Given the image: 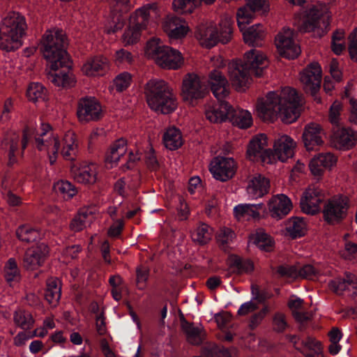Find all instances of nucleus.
<instances>
[{"label":"nucleus","instance_id":"obj_39","mask_svg":"<svg viewBox=\"0 0 357 357\" xmlns=\"http://www.w3.org/2000/svg\"><path fill=\"white\" fill-rule=\"evenodd\" d=\"M3 277L6 282L12 286L21 280V273L15 258H10L3 267Z\"/></svg>","mask_w":357,"mask_h":357},{"label":"nucleus","instance_id":"obj_34","mask_svg":"<svg viewBox=\"0 0 357 357\" xmlns=\"http://www.w3.org/2000/svg\"><path fill=\"white\" fill-rule=\"evenodd\" d=\"M15 234L20 241L27 243L38 241L41 235L36 227L29 224L20 225L15 231Z\"/></svg>","mask_w":357,"mask_h":357},{"label":"nucleus","instance_id":"obj_16","mask_svg":"<svg viewBox=\"0 0 357 357\" xmlns=\"http://www.w3.org/2000/svg\"><path fill=\"white\" fill-rule=\"evenodd\" d=\"M111 22L108 27L109 33L121 30L126 24V14L132 8L130 0H109Z\"/></svg>","mask_w":357,"mask_h":357},{"label":"nucleus","instance_id":"obj_3","mask_svg":"<svg viewBox=\"0 0 357 357\" xmlns=\"http://www.w3.org/2000/svg\"><path fill=\"white\" fill-rule=\"evenodd\" d=\"M208 84L217 102L206 109V119L212 123L229 121L240 128H249L252 121L251 114L247 110L236 109L223 100L229 93V82L225 75L218 70H213L209 74Z\"/></svg>","mask_w":357,"mask_h":357},{"label":"nucleus","instance_id":"obj_23","mask_svg":"<svg viewBox=\"0 0 357 357\" xmlns=\"http://www.w3.org/2000/svg\"><path fill=\"white\" fill-rule=\"evenodd\" d=\"M324 131L319 125L310 123L305 126L302 140L307 151H317L324 144Z\"/></svg>","mask_w":357,"mask_h":357},{"label":"nucleus","instance_id":"obj_43","mask_svg":"<svg viewBox=\"0 0 357 357\" xmlns=\"http://www.w3.org/2000/svg\"><path fill=\"white\" fill-rule=\"evenodd\" d=\"M303 301L300 298L290 300L288 303L289 309L292 312V315L296 321L304 324L310 319V315L308 312L303 310Z\"/></svg>","mask_w":357,"mask_h":357},{"label":"nucleus","instance_id":"obj_29","mask_svg":"<svg viewBox=\"0 0 357 357\" xmlns=\"http://www.w3.org/2000/svg\"><path fill=\"white\" fill-rule=\"evenodd\" d=\"M71 172L74 179L80 183L91 185L97 181V172L96 166L93 164L80 166L79 167L73 166Z\"/></svg>","mask_w":357,"mask_h":357},{"label":"nucleus","instance_id":"obj_60","mask_svg":"<svg viewBox=\"0 0 357 357\" xmlns=\"http://www.w3.org/2000/svg\"><path fill=\"white\" fill-rule=\"evenodd\" d=\"M126 180L125 178H120L114 185V190L122 198L125 199L128 197V194L126 190Z\"/></svg>","mask_w":357,"mask_h":357},{"label":"nucleus","instance_id":"obj_64","mask_svg":"<svg viewBox=\"0 0 357 357\" xmlns=\"http://www.w3.org/2000/svg\"><path fill=\"white\" fill-rule=\"evenodd\" d=\"M344 255L350 260L357 257V244L351 242L346 243Z\"/></svg>","mask_w":357,"mask_h":357},{"label":"nucleus","instance_id":"obj_12","mask_svg":"<svg viewBox=\"0 0 357 357\" xmlns=\"http://www.w3.org/2000/svg\"><path fill=\"white\" fill-rule=\"evenodd\" d=\"M153 8V5L147 4L137 9L130 15L128 26L123 35L126 45L134 44L139 40L142 31L146 28L149 22L150 10Z\"/></svg>","mask_w":357,"mask_h":357},{"label":"nucleus","instance_id":"obj_5","mask_svg":"<svg viewBox=\"0 0 357 357\" xmlns=\"http://www.w3.org/2000/svg\"><path fill=\"white\" fill-rule=\"evenodd\" d=\"M325 195L317 187H310L302 196L300 206L302 211L308 215H314L321 211L324 220L330 225L339 223L347 214L349 206V199L343 195L332 197L324 202Z\"/></svg>","mask_w":357,"mask_h":357},{"label":"nucleus","instance_id":"obj_28","mask_svg":"<svg viewBox=\"0 0 357 357\" xmlns=\"http://www.w3.org/2000/svg\"><path fill=\"white\" fill-rule=\"evenodd\" d=\"M127 151V141L121 138L115 141L107 151L105 158V167L112 169L116 166L120 158Z\"/></svg>","mask_w":357,"mask_h":357},{"label":"nucleus","instance_id":"obj_13","mask_svg":"<svg viewBox=\"0 0 357 357\" xmlns=\"http://www.w3.org/2000/svg\"><path fill=\"white\" fill-rule=\"evenodd\" d=\"M331 15L326 10L312 6L307 12L299 31L313 32L319 38L324 36L330 29Z\"/></svg>","mask_w":357,"mask_h":357},{"label":"nucleus","instance_id":"obj_63","mask_svg":"<svg viewBox=\"0 0 357 357\" xmlns=\"http://www.w3.org/2000/svg\"><path fill=\"white\" fill-rule=\"evenodd\" d=\"M341 104L338 102H335L331 107L330 109V118L331 123L335 125L337 123L338 116L340 115V111L341 109Z\"/></svg>","mask_w":357,"mask_h":357},{"label":"nucleus","instance_id":"obj_20","mask_svg":"<svg viewBox=\"0 0 357 357\" xmlns=\"http://www.w3.org/2000/svg\"><path fill=\"white\" fill-rule=\"evenodd\" d=\"M49 255L45 243H38L28 248L22 257V266L27 271H35L42 266Z\"/></svg>","mask_w":357,"mask_h":357},{"label":"nucleus","instance_id":"obj_22","mask_svg":"<svg viewBox=\"0 0 357 357\" xmlns=\"http://www.w3.org/2000/svg\"><path fill=\"white\" fill-rule=\"evenodd\" d=\"M162 26L165 32L172 41L184 38L188 31L185 21L173 15L167 16Z\"/></svg>","mask_w":357,"mask_h":357},{"label":"nucleus","instance_id":"obj_8","mask_svg":"<svg viewBox=\"0 0 357 357\" xmlns=\"http://www.w3.org/2000/svg\"><path fill=\"white\" fill-rule=\"evenodd\" d=\"M146 102L150 108L157 112L169 114L177 107V100L173 89L162 79H150L144 86Z\"/></svg>","mask_w":357,"mask_h":357},{"label":"nucleus","instance_id":"obj_18","mask_svg":"<svg viewBox=\"0 0 357 357\" xmlns=\"http://www.w3.org/2000/svg\"><path fill=\"white\" fill-rule=\"evenodd\" d=\"M300 79L306 93L317 100V93L321 88V69L318 63H312L301 73Z\"/></svg>","mask_w":357,"mask_h":357},{"label":"nucleus","instance_id":"obj_7","mask_svg":"<svg viewBox=\"0 0 357 357\" xmlns=\"http://www.w3.org/2000/svg\"><path fill=\"white\" fill-rule=\"evenodd\" d=\"M268 139L265 134L255 136L250 141L247 154L250 160L262 165L273 164L277 160L285 162L294 155L295 142L287 135H282L274 142L273 151L266 149Z\"/></svg>","mask_w":357,"mask_h":357},{"label":"nucleus","instance_id":"obj_54","mask_svg":"<svg viewBox=\"0 0 357 357\" xmlns=\"http://www.w3.org/2000/svg\"><path fill=\"white\" fill-rule=\"evenodd\" d=\"M273 329L278 333H283L288 327L285 315L280 312H276L273 319Z\"/></svg>","mask_w":357,"mask_h":357},{"label":"nucleus","instance_id":"obj_25","mask_svg":"<svg viewBox=\"0 0 357 357\" xmlns=\"http://www.w3.org/2000/svg\"><path fill=\"white\" fill-rule=\"evenodd\" d=\"M109 68L108 59L102 56H95L89 58L84 63L82 70L87 76H102Z\"/></svg>","mask_w":357,"mask_h":357},{"label":"nucleus","instance_id":"obj_58","mask_svg":"<svg viewBox=\"0 0 357 357\" xmlns=\"http://www.w3.org/2000/svg\"><path fill=\"white\" fill-rule=\"evenodd\" d=\"M235 237L234 232L229 228L224 227L220 231L218 241L222 245H227Z\"/></svg>","mask_w":357,"mask_h":357},{"label":"nucleus","instance_id":"obj_21","mask_svg":"<svg viewBox=\"0 0 357 357\" xmlns=\"http://www.w3.org/2000/svg\"><path fill=\"white\" fill-rule=\"evenodd\" d=\"M332 138L336 149L348 150L356 145L357 132L349 128L342 127L337 123L334 125Z\"/></svg>","mask_w":357,"mask_h":357},{"label":"nucleus","instance_id":"obj_32","mask_svg":"<svg viewBox=\"0 0 357 357\" xmlns=\"http://www.w3.org/2000/svg\"><path fill=\"white\" fill-rule=\"evenodd\" d=\"M258 309L259 306L257 303L248 301L243 303L240 306L237 313L239 316H245L250 313H254L250 319V326L254 328L260 323L266 314V308L255 312Z\"/></svg>","mask_w":357,"mask_h":357},{"label":"nucleus","instance_id":"obj_59","mask_svg":"<svg viewBox=\"0 0 357 357\" xmlns=\"http://www.w3.org/2000/svg\"><path fill=\"white\" fill-rule=\"evenodd\" d=\"M142 153L139 151H137L134 153L132 151H130L128 154V158L126 163L123 166V169H131L134 167L135 164L141 160Z\"/></svg>","mask_w":357,"mask_h":357},{"label":"nucleus","instance_id":"obj_47","mask_svg":"<svg viewBox=\"0 0 357 357\" xmlns=\"http://www.w3.org/2000/svg\"><path fill=\"white\" fill-rule=\"evenodd\" d=\"M250 241L257 248L265 252H270L273 247V241L271 237L262 230H257L250 238Z\"/></svg>","mask_w":357,"mask_h":357},{"label":"nucleus","instance_id":"obj_61","mask_svg":"<svg viewBox=\"0 0 357 357\" xmlns=\"http://www.w3.org/2000/svg\"><path fill=\"white\" fill-rule=\"evenodd\" d=\"M4 198L7 203L11 206H17L22 203L21 198L10 190H8L4 193Z\"/></svg>","mask_w":357,"mask_h":357},{"label":"nucleus","instance_id":"obj_9","mask_svg":"<svg viewBox=\"0 0 357 357\" xmlns=\"http://www.w3.org/2000/svg\"><path fill=\"white\" fill-rule=\"evenodd\" d=\"M27 24L25 17L17 12H10L0 23V50L15 51L22 45Z\"/></svg>","mask_w":357,"mask_h":357},{"label":"nucleus","instance_id":"obj_17","mask_svg":"<svg viewBox=\"0 0 357 357\" xmlns=\"http://www.w3.org/2000/svg\"><path fill=\"white\" fill-rule=\"evenodd\" d=\"M275 45L280 54L288 59H294L301 54V47L294 40V31L284 28L275 37Z\"/></svg>","mask_w":357,"mask_h":357},{"label":"nucleus","instance_id":"obj_2","mask_svg":"<svg viewBox=\"0 0 357 357\" xmlns=\"http://www.w3.org/2000/svg\"><path fill=\"white\" fill-rule=\"evenodd\" d=\"M66 47L67 42L61 30L47 31L43 36L40 46L50 68L47 74L49 82L62 89L71 88L76 83L72 70V60Z\"/></svg>","mask_w":357,"mask_h":357},{"label":"nucleus","instance_id":"obj_38","mask_svg":"<svg viewBox=\"0 0 357 357\" xmlns=\"http://www.w3.org/2000/svg\"><path fill=\"white\" fill-rule=\"evenodd\" d=\"M215 0H174L172 6L174 10L179 13H191L195 8L202 3L212 4Z\"/></svg>","mask_w":357,"mask_h":357},{"label":"nucleus","instance_id":"obj_40","mask_svg":"<svg viewBox=\"0 0 357 357\" xmlns=\"http://www.w3.org/2000/svg\"><path fill=\"white\" fill-rule=\"evenodd\" d=\"M262 208V204H241L236 206L234 208L235 215L238 218H257L259 217V208Z\"/></svg>","mask_w":357,"mask_h":357},{"label":"nucleus","instance_id":"obj_14","mask_svg":"<svg viewBox=\"0 0 357 357\" xmlns=\"http://www.w3.org/2000/svg\"><path fill=\"white\" fill-rule=\"evenodd\" d=\"M208 93L207 85L195 74H188L183 80L182 96L190 104H195Z\"/></svg>","mask_w":357,"mask_h":357},{"label":"nucleus","instance_id":"obj_19","mask_svg":"<svg viewBox=\"0 0 357 357\" xmlns=\"http://www.w3.org/2000/svg\"><path fill=\"white\" fill-rule=\"evenodd\" d=\"M236 168V163L232 158L218 156L211 162L209 170L214 178L225 182L233 178Z\"/></svg>","mask_w":357,"mask_h":357},{"label":"nucleus","instance_id":"obj_1","mask_svg":"<svg viewBox=\"0 0 357 357\" xmlns=\"http://www.w3.org/2000/svg\"><path fill=\"white\" fill-rule=\"evenodd\" d=\"M51 130V126L45 123L42 124L40 132L26 126L23 129L22 136L13 132L5 139L3 149L7 168L6 174L8 178L11 177L10 172L20 165L24 157L25 149L29 145L36 148L38 151L47 149L51 165L56 162L59 152L65 160L71 161L75 160L78 145L75 142L74 134L68 133L65 135L61 149L59 139L56 137L52 138Z\"/></svg>","mask_w":357,"mask_h":357},{"label":"nucleus","instance_id":"obj_15","mask_svg":"<svg viewBox=\"0 0 357 357\" xmlns=\"http://www.w3.org/2000/svg\"><path fill=\"white\" fill-rule=\"evenodd\" d=\"M103 115L100 102L93 96H84L79 98L77 105V116L82 123L97 121Z\"/></svg>","mask_w":357,"mask_h":357},{"label":"nucleus","instance_id":"obj_56","mask_svg":"<svg viewBox=\"0 0 357 357\" xmlns=\"http://www.w3.org/2000/svg\"><path fill=\"white\" fill-rule=\"evenodd\" d=\"M349 52L351 59L357 61V28L349 36Z\"/></svg>","mask_w":357,"mask_h":357},{"label":"nucleus","instance_id":"obj_49","mask_svg":"<svg viewBox=\"0 0 357 357\" xmlns=\"http://www.w3.org/2000/svg\"><path fill=\"white\" fill-rule=\"evenodd\" d=\"M61 295V290L59 282L56 280L48 282L45 293L46 301L50 304L56 305L60 300Z\"/></svg>","mask_w":357,"mask_h":357},{"label":"nucleus","instance_id":"obj_11","mask_svg":"<svg viewBox=\"0 0 357 357\" xmlns=\"http://www.w3.org/2000/svg\"><path fill=\"white\" fill-rule=\"evenodd\" d=\"M232 23L229 20H222L218 26L201 24L197 27L196 36L202 46L211 48L218 43L226 44L231 39Z\"/></svg>","mask_w":357,"mask_h":357},{"label":"nucleus","instance_id":"obj_26","mask_svg":"<svg viewBox=\"0 0 357 357\" xmlns=\"http://www.w3.org/2000/svg\"><path fill=\"white\" fill-rule=\"evenodd\" d=\"M277 273L282 277L289 278H296L300 276L313 280L317 275L316 268L310 264H305L298 269L292 266L281 265L278 267Z\"/></svg>","mask_w":357,"mask_h":357},{"label":"nucleus","instance_id":"obj_24","mask_svg":"<svg viewBox=\"0 0 357 357\" xmlns=\"http://www.w3.org/2000/svg\"><path fill=\"white\" fill-rule=\"evenodd\" d=\"M292 208L291 199L285 195H277L268 203V209L272 218L280 220L285 217Z\"/></svg>","mask_w":357,"mask_h":357},{"label":"nucleus","instance_id":"obj_6","mask_svg":"<svg viewBox=\"0 0 357 357\" xmlns=\"http://www.w3.org/2000/svg\"><path fill=\"white\" fill-rule=\"evenodd\" d=\"M266 57L255 49L247 52L243 60L236 59L229 62L228 74L231 84L238 91H245L252 80V76H263L268 66Z\"/></svg>","mask_w":357,"mask_h":357},{"label":"nucleus","instance_id":"obj_41","mask_svg":"<svg viewBox=\"0 0 357 357\" xmlns=\"http://www.w3.org/2000/svg\"><path fill=\"white\" fill-rule=\"evenodd\" d=\"M54 191L66 200L72 199L77 193V188L67 180H60L54 183Z\"/></svg>","mask_w":357,"mask_h":357},{"label":"nucleus","instance_id":"obj_46","mask_svg":"<svg viewBox=\"0 0 357 357\" xmlns=\"http://www.w3.org/2000/svg\"><path fill=\"white\" fill-rule=\"evenodd\" d=\"M47 93V89L38 82L30 83L26 90L27 98L33 102L44 101L46 99Z\"/></svg>","mask_w":357,"mask_h":357},{"label":"nucleus","instance_id":"obj_33","mask_svg":"<svg viewBox=\"0 0 357 357\" xmlns=\"http://www.w3.org/2000/svg\"><path fill=\"white\" fill-rule=\"evenodd\" d=\"M162 141L165 146L169 150H176L183 144L181 130L176 127H169L164 132Z\"/></svg>","mask_w":357,"mask_h":357},{"label":"nucleus","instance_id":"obj_4","mask_svg":"<svg viewBox=\"0 0 357 357\" xmlns=\"http://www.w3.org/2000/svg\"><path fill=\"white\" fill-rule=\"evenodd\" d=\"M303 107L301 96L291 87H284L280 92L270 91L266 99L259 100L257 109L264 121H273L278 116L285 123L294 122L300 116Z\"/></svg>","mask_w":357,"mask_h":357},{"label":"nucleus","instance_id":"obj_35","mask_svg":"<svg viewBox=\"0 0 357 357\" xmlns=\"http://www.w3.org/2000/svg\"><path fill=\"white\" fill-rule=\"evenodd\" d=\"M230 268L236 274H250L254 271L253 262L238 255H232L229 257Z\"/></svg>","mask_w":357,"mask_h":357},{"label":"nucleus","instance_id":"obj_31","mask_svg":"<svg viewBox=\"0 0 357 357\" xmlns=\"http://www.w3.org/2000/svg\"><path fill=\"white\" fill-rule=\"evenodd\" d=\"M336 162L335 156L331 153H321L315 155L310 162L311 172L316 176L322 174L324 169L330 168Z\"/></svg>","mask_w":357,"mask_h":357},{"label":"nucleus","instance_id":"obj_37","mask_svg":"<svg viewBox=\"0 0 357 357\" xmlns=\"http://www.w3.org/2000/svg\"><path fill=\"white\" fill-rule=\"evenodd\" d=\"M306 227L305 220L298 217L290 218L286 225L287 232L293 239L303 236L306 231Z\"/></svg>","mask_w":357,"mask_h":357},{"label":"nucleus","instance_id":"obj_36","mask_svg":"<svg viewBox=\"0 0 357 357\" xmlns=\"http://www.w3.org/2000/svg\"><path fill=\"white\" fill-rule=\"evenodd\" d=\"M181 328L190 344L199 345L202 343L204 336L200 328L195 326L192 323H190L185 319L181 321Z\"/></svg>","mask_w":357,"mask_h":357},{"label":"nucleus","instance_id":"obj_10","mask_svg":"<svg viewBox=\"0 0 357 357\" xmlns=\"http://www.w3.org/2000/svg\"><path fill=\"white\" fill-rule=\"evenodd\" d=\"M146 52L163 68L177 69L183 62L181 53L164 45L159 38H153L147 42Z\"/></svg>","mask_w":357,"mask_h":357},{"label":"nucleus","instance_id":"obj_44","mask_svg":"<svg viewBox=\"0 0 357 357\" xmlns=\"http://www.w3.org/2000/svg\"><path fill=\"white\" fill-rule=\"evenodd\" d=\"M303 350L301 352L306 357H322V347L320 342L315 339L307 337L305 340H301Z\"/></svg>","mask_w":357,"mask_h":357},{"label":"nucleus","instance_id":"obj_27","mask_svg":"<svg viewBox=\"0 0 357 357\" xmlns=\"http://www.w3.org/2000/svg\"><path fill=\"white\" fill-rule=\"evenodd\" d=\"M269 188V180L261 174H257L249 180L246 190L249 197L256 199L267 194Z\"/></svg>","mask_w":357,"mask_h":357},{"label":"nucleus","instance_id":"obj_57","mask_svg":"<svg viewBox=\"0 0 357 357\" xmlns=\"http://www.w3.org/2000/svg\"><path fill=\"white\" fill-rule=\"evenodd\" d=\"M52 348V345H48V342L43 344L40 340H33L29 344V351L31 354H36L45 349L47 352Z\"/></svg>","mask_w":357,"mask_h":357},{"label":"nucleus","instance_id":"obj_50","mask_svg":"<svg viewBox=\"0 0 357 357\" xmlns=\"http://www.w3.org/2000/svg\"><path fill=\"white\" fill-rule=\"evenodd\" d=\"M132 82V76L128 72L118 74L113 80V86L117 92L127 90Z\"/></svg>","mask_w":357,"mask_h":357},{"label":"nucleus","instance_id":"obj_55","mask_svg":"<svg viewBox=\"0 0 357 357\" xmlns=\"http://www.w3.org/2000/svg\"><path fill=\"white\" fill-rule=\"evenodd\" d=\"M145 162L151 171H157L159 168V162L152 148L145 154Z\"/></svg>","mask_w":357,"mask_h":357},{"label":"nucleus","instance_id":"obj_45","mask_svg":"<svg viewBox=\"0 0 357 357\" xmlns=\"http://www.w3.org/2000/svg\"><path fill=\"white\" fill-rule=\"evenodd\" d=\"M355 279L351 274L347 275L346 278H337L329 283L331 289L337 294H341L350 287H355Z\"/></svg>","mask_w":357,"mask_h":357},{"label":"nucleus","instance_id":"obj_48","mask_svg":"<svg viewBox=\"0 0 357 357\" xmlns=\"http://www.w3.org/2000/svg\"><path fill=\"white\" fill-rule=\"evenodd\" d=\"M15 324L23 330L31 329L33 326L34 319L31 314L26 310H18L14 312Z\"/></svg>","mask_w":357,"mask_h":357},{"label":"nucleus","instance_id":"obj_52","mask_svg":"<svg viewBox=\"0 0 357 357\" xmlns=\"http://www.w3.org/2000/svg\"><path fill=\"white\" fill-rule=\"evenodd\" d=\"M114 61L117 66L129 65L133 61V56L128 50L121 49L116 52Z\"/></svg>","mask_w":357,"mask_h":357},{"label":"nucleus","instance_id":"obj_42","mask_svg":"<svg viewBox=\"0 0 357 357\" xmlns=\"http://www.w3.org/2000/svg\"><path fill=\"white\" fill-rule=\"evenodd\" d=\"M212 231V229L208 225L200 223L196 229L192 231V240L200 245H206L211 239Z\"/></svg>","mask_w":357,"mask_h":357},{"label":"nucleus","instance_id":"obj_30","mask_svg":"<svg viewBox=\"0 0 357 357\" xmlns=\"http://www.w3.org/2000/svg\"><path fill=\"white\" fill-rule=\"evenodd\" d=\"M250 22L244 23L242 29L238 26L243 33L244 41L251 46H261L265 36L263 26L257 23L245 29L246 24H250Z\"/></svg>","mask_w":357,"mask_h":357},{"label":"nucleus","instance_id":"obj_62","mask_svg":"<svg viewBox=\"0 0 357 357\" xmlns=\"http://www.w3.org/2000/svg\"><path fill=\"white\" fill-rule=\"evenodd\" d=\"M123 226L124 222L123 220H116L115 222L110 227L109 229V234L113 237L119 236L123 229Z\"/></svg>","mask_w":357,"mask_h":357},{"label":"nucleus","instance_id":"obj_51","mask_svg":"<svg viewBox=\"0 0 357 357\" xmlns=\"http://www.w3.org/2000/svg\"><path fill=\"white\" fill-rule=\"evenodd\" d=\"M150 275V269L149 267L139 265L136 268L135 283L138 289L144 290L146 287V283Z\"/></svg>","mask_w":357,"mask_h":357},{"label":"nucleus","instance_id":"obj_53","mask_svg":"<svg viewBox=\"0 0 357 357\" xmlns=\"http://www.w3.org/2000/svg\"><path fill=\"white\" fill-rule=\"evenodd\" d=\"M87 215L79 213L70 222V229L74 232H78L86 227V219Z\"/></svg>","mask_w":357,"mask_h":357}]
</instances>
